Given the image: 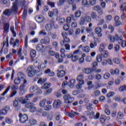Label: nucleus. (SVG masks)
<instances>
[{
    "mask_svg": "<svg viewBox=\"0 0 126 126\" xmlns=\"http://www.w3.org/2000/svg\"><path fill=\"white\" fill-rule=\"evenodd\" d=\"M18 10V8L17 7V3L14 2L13 3V5L11 9H6L3 12V14L6 16H11L12 14H16Z\"/></svg>",
    "mask_w": 126,
    "mask_h": 126,
    "instance_id": "nucleus-1",
    "label": "nucleus"
},
{
    "mask_svg": "<svg viewBox=\"0 0 126 126\" xmlns=\"http://www.w3.org/2000/svg\"><path fill=\"white\" fill-rule=\"evenodd\" d=\"M27 72L29 77H33L37 73V70L34 68L33 65H31L28 67Z\"/></svg>",
    "mask_w": 126,
    "mask_h": 126,
    "instance_id": "nucleus-2",
    "label": "nucleus"
},
{
    "mask_svg": "<svg viewBox=\"0 0 126 126\" xmlns=\"http://www.w3.org/2000/svg\"><path fill=\"white\" fill-rule=\"evenodd\" d=\"M25 107L27 109H30V111L32 113H35L37 111V107H36L35 104L32 102L26 103Z\"/></svg>",
    "mask_w": 126,
    "mask_h": 126,
    "instance_id": "nucleus-3",
    "label": "nucleus"
},
{
    "mask_svg": "<svg viewBox=\"0 0 126 126\" xmlns=\"http://www.w3.org/2000/svg\"><path fill=\"white\" fill-rule=\"evenodd\" d=\"M64 102L66 104H71L73 101H74V98L70 95L69 94H67L63 96Z\"/></svg>",
    "mask_w": 126,
    "mask_h": 126,
    "instance_id": "nucleus-4",
    "label": "nucleus"
},
{
    "mask_svg": "<svg viewBox=\"0 0 126 126\" xmlns=\"http://www.w3.org/2000/svg\"><path fill=\"white\" fill-rule=\"evenodd\" d=\"M36 91H37L39 94H42V92L41 91L40 88L38 87V86H32L30 87V92H31V93H34V92H36Z\"/></svg>",
    "mask_w": 126,
    "mask_h": 126,
    "instance_id": "nucleus-5",
    "label": "nucleus"
},
{
    "mask_svg": "<svg viewBox=\"0 0 126 126\" xmlns=\"http://www.w3.org/2000/svg\"><path fill=\"white\" fill-rule=\"evenodd\" d=\"M62 35L64 41H63L61 42V45L63 46V43H64V42H66V43H69L70 39H69V38L68 36H67V33H66L65 32H62Z\"/></svg>",
    "mask_w": 126,
    "mask_h": 126,
    "instance_id": "nucleus-6",
    "label": "nucleus"
},
{
    "mask_svg": "<svg viewBox=\"0 0 126 126\" xmlns=\"http://www.w3.org/2000/svg\"><path fill=\"white\" fill-rule=\"evenodd\" d=\"M62 104V101L60 99H56L53 102V107L54 109H60Z\"/></svg>",
    "mask_w": 126,
    "mask_h": 126,
    "instance_id": "nucleus-7",
    "label": "nucleus"
},
{
    "mask_svg": "<svg viewBox=\"0 0 126 126\" xmlns=\"http://www.w3.org/2000/svg\"><path fill=\"white\" fill-rule=\"evenodd\" d=\"M114 21L115 22L114 23V26L115 27H119L120 25H124V24L121 22L119 16H116L114 17Z\"/></svg>",
    "mask_w": 126,
    "mask_h": 126,
    "instance_id": "nucleus-8",
    "label": "nucleus"
},
{
    "mask_svg": "<svg viewBox=\"0 0 126 126\" xmlns=\"http://www.w3.org/2000/svg\"><path fill=\"white\" fill-rule=\"evenodd\" d=\"M19 117L20 123H21V124H24V123H26L28 121V116L26 114H19Z\"/></svg>",
    "mask_w": 126,
    "mask_h": 126,
    "instance_id": "nucleus-9",
    "label": "nucleus"
},
{
    "mask_svg": "<svg viewBox=\"0 0 126 126\" xmlns=\"http://www.w3.org/2000/svg\"><path fill=\"white\" fill-rule=\"evenodd\" d=\"M33 65L35 67H37V65H38V69H39V71L43 70L44 68H45L46 66L47 65L46 64L42 63L39 65V63H38L37 61H36V63H35L33 64Z\"/></svg>",
    "mask_w": 126,
    "mask_h": 126,
    "instance_id": "nucleus-10",
    "label": "nucleus"
},
{
    "mask_svg": "<svg viewBox=\"0 0 126 126\" xmlns=\"http://www.w3.org/2000/svg\"><path fill=\"white\" fill-rule=\"evenodd\" d=\"M10 110V107L9 106H6L4 107V109H2L0 110V115L2 116H5L7 114L8 111Z\"/></svg>",
    "mask_w": 126,
    "mask_h": 126,
    "instance_id": "nucleus-11",
    "label": "nucleus"
},
{
    "mask_svg": "<svg viewBox=\"0 0 126 126\" xmlns=\"http://www.w3.org/2000/svg\"><path fill=\"white\" fill-rule=\"evenodd\" d=\"M68 59H71V61L72 62H77L78 61V59H79V57L77 55H73L72 54H69L67 56Z\"/></svg>",
    "mask_w": 126,
    "mask_h": 126,
    "instance_id": "nucleus-12",
    "label": "nucleus"
},
{
    "mask_svg": "<svg viewBox=\"0 0 126 126\" xmlns=\"http://www.w3.org/2000/svg\"><path fill=\"white\" fill-rule=\"evenodd\" d=\"M18 77L22 81H25V80H27L26 79V76H25V74L22 72H19L18 73Z\"/></svg>",
    "mask_w": 126,
    "mask_h": 126,
    "instance_id": "nucleus-13",
    "label": "nucleus"
},
{
    "mask_svg": "<svg viewBox=\"0 0 126 126\" xmlns=\"http://www.w3.org/2000/svg\"><path fill=\"white\" fill-rule=\"evenodd\" d=\"M94 10L97 11L99 15H102L103 14V9L99 5H96L94 7Z\"/></svg>",
    "mask_w": 126,
    "mask_h": 126,
    "instance_id": "nucleus-14",
    "label": "nucleus"
},
{
    "mask_svg": "<svg viewBox=\"0 0 126 126\" xmlns=\"http://www.w3.org/2000/svg\"><path fill=\"white\" fill-rule=\"evenodd\" d=\"M35 19L38 23H42L44 21V18L42 15H38L35 16Z\"/></svg>",
    "mask_w": 126,
    "mask_h": 126,
    "instance_id": "nucleus-15",
    "label": "nucleus"
},
{
    "mask_svg": "<svg viewBox=\"0 0 126 126\" xmlns=\"http://www.w3.org/2000/svg\"><path fill=\"white\" fill-rule=\"evenodd\" d=\"M84 78V75L83 74L81 73L77 77V80L80 83H82V84H84V81L83 80Z\"/></svg>",
    "mask_w": 126,
    "mask_h": 126,
    "instance_id": "nucleus-16",
    "label": "nucleus"
},
{
    "mask_svg": "<svg viewBox=\"0 0 126 126\" xmlns=\"http://www.w3.org/2000/svg\"><path fill=\"white\" fill-rule=\"evenodd\" d=\"M95 32L96 34H97V36L99 37H102L103 36V34H102V29L100 27H97L95 29Z\"/></svg>",
    "mask_w": 126,
    "mask_h": 126,
    "instance_id": "nucleus-17",
    "label": "nucleus"
},
{
    "mask_svg": "<svg viewBox=\"0 0 126 126\" xmlns=\"http://www.w3.org/2000/svg\"><path fill=\"white\" fill-rule=\"evenodd\" d=\"M19 43V40L16 39L15 41L14 42V38H11L10 41V45L13 44V48H15L16 46H17Z\"/></svg>",
    "mask_w": 126,
    "mask_h": 126,
    "instance_id": "nucleus-18",
    "label": "nucleus"
},
{
    "mask_svg": "<svg viewBox=\"0 0 126 126\" xmlns=\"http://www.w3.org/2000/svg\"><path fill=\"white\" fill-rule=\"evenodd\" d=\"M27 83H28V81L27 80H25L24 82H23V83L21 84L19 89L26 91V85Z\"/></svg>",
    "mask_w": 126,
    "mask_h": 126,
    "instance_id": "nucleus-19",
    "label": "nucleus"
},
{
    "mask_svg": "<svg viewBox=\"0 0 126 126\" xmlns=\"http://www.w3.org/2000/svg\"><path fill=\"white\" fill-rule=\"evenodd\" d=\"M9 23H5L3 25V33H7L9 32Z\"/></svg>",
    "mask_w": 126,
    "mask_h": 126,
    "instance_id": "nucleus-20",
    "label": "nucleus"
},
{
    "mask_svg": "<svg viewBox=\"0 0 126 126\" xmlns=\"http://www.w3.org/2000/svg\"><path fill=\"white\" fill-rule=\"evenodd\" d=\"M45 74H48L49 76H55V72L52 71L51 69L48 68L44 71Z\"/></svg>",
    "mask_w": 126,
    "mask_h": 126,
    "instance_id": "nucleus-21",
    "label": "nucleus"
},
{
    "mask_svg": "<svg viewBox=\"0 0 126 126\" xmlns=\"http://www.w3.org/2000/svg\"><path fill=\"white\" fill-rule=\"evenodd\" d=\"M78 114V113L75 112L73 111V110H71L70 112H67L66 113V116H68L69 118H74V117H75V115Z\"/></svg>",
    "mask_w": 126,
    "mask_h": 126,
    "instance_id": "nucleus-22",
    "label": "nucleus"
},
{
    "mask_svg": "<svg viewBox=\"0 0 126 126\" xmlns=\"http://www.w3.org/2000/svg\"><path fill=\"white\" fill-rule=\"evenodd\" d=\"M65 75V71L63 70H57V76L58 77H63Z\"/></svg>",
    "mask_w": 126,
    "mask_h": 126,
    "instance_id": "nucleus-23",
    "label": "nucleus"
},
{
    "mask_svg": "<svg viewBox=\"0 0 126 126\" xmlns=\"http://www.w3.org/2000/svg\"><path fill=\"white\" fill-rule=\"evenodd\" d=\"M82 71L86 74H90L92 72V69L91 68H84L82 69Z\"/></svg>",
    "mask_w": 126,
    "mask_h": 126,
    "instance_id": "nucleus-24",
    "label": "nucleus"
},
{
    "mask_svg": "<svg viewBox=\"0 0 126 126\" xmlns=\"http://www.w3.org/2000/svg\"><path fill=\"white\" fill-rule=\"evenodd\" d=\"M106 48V44L105 43H101L100 45L98 51L102 54L105 51V48Z\"/></svg>",
    "mask_w": 126,
    "mask_h": 126,
    "instance_id": "nucleus-25",
    "label": "nucleus"
},
{
    "mask_svg": "<svg viewBox=\"0 0 126 126\" xmlns=\"http://www.w3.org/2000/svg\"><path fill=\"white\" fill-rule=\"evenodd\" d=\"M82 4V5H84V6H87V7H90L91 5L90 4V2H89L87 0H83Z\"/></svg>",
    "mask_w": 126,
    "mask_h": 126,
    "instance_id": "nucleus-26",
    "label": "nucleus"
},
{
    "mask_svg": "<svg viewBox=\"0 0 126 126\" xmlns=\"http://www.w3.org/2000/svg\"><path fill=\"white\" fill-rule=\"evenodd\" d=\"M41 42H42L43 44H50V38L46 36L44 39L41 40Z\"/></svg>",
    "mask_w": 126,
    "mask_h": 126,
    "instance_id": "nucleus-27",
    "label": "nucleus"
},
{
    "mask_svg": "<svg viewBox=\"0 0 126 126\" xmlns=\"http://www.w3.org/2000/svg\"><path fill=\"white\" fill-rule=\"evenodd\" d=\"M97 21L98 22L97 25L100 26V25H102V24H104L105 23V19L102 18L101 19V17H98V19L97 20Z\"/></svg>",
    "mask_w": 126,
    "mask_h": 126,
    "instance_id": "nucleus-28",
    "label": "nucleus"
},
{
    "mask_svg": "<svg viewBox=\"0 0 126 126\" xmlns=\"http://www.w3.org/2000/svg\"><path fill=\"white\" fill-rule=\"evenodd\" d=\"M83 92V90L81 89L80 90H75L72 92V94L74 96H76V95H78L79 93H82Z\"/></svg>",
    "mask_w": 126,
    "mask_h": 126,
    "instance_id": "nucleus-29",
    "label": "nucleus"
},
{
    "mask_svg": "<svg viewBox=\"0 0 126 126\" xmlns=\"http://www.w3.org/2000/svg\"><path fill=\"white\" fill-rule=\"evenodd\" d=\"M58 19L59 21V23H60L61 25H63V24L65 22V19H64V18H57V20H58Z\"/></svg>",
    "mask_w": 126,
    "mask_h": 126,
    "instance_id": "nucleus-30",
    "label": "nucleus"
},
{
    "mask_svg": "<svg viewBox=\"0 0 126 126\" xmlns=\"http://www.w3.org/2000/svg\"><path fill=\"white\" fill-rule=\"evenodd\" d=\"M45 29L47 31H51V30L53 29V27L52 26V24H47L45 26Z\"/></svg>",
    "mask_w": 126,
    "mask_h": 126,
    "instance_id": "nucleus-31",
    "label": "nucleus"
},
{
    "mask_svg": "<svg viewBox=\"0 0 126 126\" xmlns=\"http://www.w3.org/2000/svg\"><path fill=\"white\" fill-rule=\"evenodd\" d=\"M46 102H47L46 99L42 100L41 101H40L39 103V106L41 107V108H43V107H45Z\"/></svg>",
    "mask_w": 126,
    "mask_h": 126,
    "instance_id": "nucleus-32",
    "label": "nucleus"
},
{
    "mask_svg": "<svg viewBox=\"0 0 126 126\" xmlns=\"http://www.w3.org/2000/svg\"><path fill=\"white\" fill-rule=\"evenodd\" d=\"M30 124L31 126H34L37 124V120L34 119L33 118H31L30 119Z\"/></svg>",
    "mask_w": 126,
    "mask_h": 126,
    "instance_id": "nucleus-33",
    "label": "nucleus"
},
{
    "mask_svg": "<svg viewBox=\"0 0 126 126\" xmlns=\"http://www.w3.org/2000/svg\"><path fill=\"white\" fill-rule=\"evenodd\" d=\"M43 48H44V46H43L42 44H39L36 46V49L38 52H41V51H42Z\"/></svg>",
    "mask_w": 126,
    "mask_h": 126,
    "instance_id": "nucleus-34",
    "label": "nucleus"
},
{
    "mask_svg": "<svg viewBox=\"0 0 126 126\" xmlns=\"http://www.w3.org/2000/svg\"><path fill=\"white\" fill-rule=\"evenodd\" d=\"M52 46L53 48H54L56 50V51H58L59 50V46L58 44V42L56 41H54L52 43Z\"/></svg>",
    "mask_w": 126,
    "mask_h": 126,
    "instance_id": "nucleus-35",
    "label": "nucleus"
},
{
    "mask_svg": "<svg viewBox=\"0 0 126 126\" xmlns=\"http://www.w3.org/2000/svg\"><path fill=\"white\" fill-rule=\"evenodd\" d=\"M30 56L31 58H35L36 57V51L32 49L30 52Z\"/></svg>",
    "mask_w": 126,
    "mask_h": 126,
    "instance_id": "nucleus-36",
    "label": "nucleus"
},
{
    "mask_svg": "<svg viewBox=\"0 0 126 126\" xmlns=\"http://www.w3.org/2000/svg\"><path fill=\"white\" fill-rule=\"evenodd\" d=\"M108 39L110 41L111 43H114L115 42V36H112L111 35H108L107 36Z\"/></svg>",
    "mask_w": 126,
    "mask_h": 126,
    "instance_id": "nucleus-37",
    "label": "nucleus"
},
{
    "mask_svg": "<svg viewBox=\"0 0 126 126\" xmlns=\"http://www.w3.org/2000/svg\"><path fill=\"white\" fill-rule=\"evenodd\" d=\"M39 6H41V0H37L36 2V10L37 11H39L40 10Z\"/></svg>",
    "mask_w": 126,
    "mask_h": 126,
    "instance_id": "nucleus-38",
    "label": "nucleus"
},
{
    "mask_svg": "<svg viewBox=\"0 0 126 126\" xmlns=\"http://www.w3.org/2000/svg\"><path fill=\"white\" fill-rule=\"evenodd\" d=\"M10 30L12 32L13 37H16V32H15V31H14V27L12 26L10 28Z\"/></svg>",
    "mask_w": 126,
    "mask_h": 126,
    "instance_id": "nucleus-39",
    "label": "nucleus"
},
{
    "mask_svg": "<svg viewBox=\"0 0 126 126\" xmlns=\"http://www.w3.org/2000/svg\"><path fill=\"white\" fill-rule=\"evenodd\" d=\"M13 106L16 109V108H18V100L17 99H15V100L13 102Z\"/></svg>",
    "mask_w": 126,
    "mask_h": 126,
    "instance_id": "nucleus-40",
    "label": "nucleus"
},
{
    "mask_svg": "<svg viewBox=\"0 0 126 126\" xmlns=\"http://www.w3.org/2000/svg\"><path fill=\"white\" fill-rule=\"evenodd\" d=\"M38 35H39V36H46L47 32H46L45 30H42L39 32Z\"/></svg>",
    "mask_w": 126,
    "mask_h": 126,
    "instance_id": "nucleus-41",
    "label": "nucleus"
},
{
    "mask_svg": "<svg viewBox=\"0 0 126 126\" xmlns=\"http://www.w3.org/2000/svg\"><path fill=\"white\" fill-rule=\"evenodd\" d=\"M10 89V86H9L8 88L6 89V90L4 91V92L1 94V96H5V95H6L7 93H8V91H9Z\"/></svg>",
    "mask_w": 126,
    "mask_h": 126,
    "instance_id": "nucleus-42",
    "label": "nucleus"
},
{
    "mask_svg": "<svg viewBox=\"0 0 126 126\" xmlns=\"http://www.w3.org/2000/svg\"><path fill=\"white\" fill-rule=\"evenodd\" d=\"M105 114H106V115H110V114H111V112L109 110V106H108V105H105Z\"/></svg>",
    "mask_w": 126,
    "mask_h": 126,
    "instance_id": "nucleus-43",
    "label": "nucleus"
},
{
    "mask_svg": "<svg viewBox=\"0 0 126 126\" xmlns=\"http://www.w3.org/2000/svg\"><path fill=\"white\" fill-rule=\"evenodd\" d=\"M96 61L98 63H101L102 62V54L97 55Z\"/></svg>",
    "mask_w": 126,
    "mask_h": 126,
    "instance_id": "nucleus-44",
    "label": "nucleus"
},
{
    "mask_svg": "<svg viewBox=\"0 0 126 126\" xmlns=\"http://www.w3.org/2000/svg\"><path fill=\"white\" fill-rule=\"evenodd\" d=\"M86 21H85V19L84 17H81L80 21H79L80 25H84V23H85Z\"/></svg>",
    "mask_w": 126,
    "mask_h": 126,
    "instance_id": "nucleus-45",
    "label": "nucleus"
},
{
    "mask_svg": "<svg viewBox=\"0 0 126 126\" xmlns=\"http://www.w3.org/2000/svg\"><path fill=\"white\" fill-rule=\"evenodd\" d=\"M69 86L70 87H73L74 86V84H75V80L72 79L69 81Z\"/></svg>",
    "mask_w": 126,
    "mask_h": 126,
    "instance_id": "nucleus-46",
    "label": "nucleus"
},
{
    "mask_svg": "<svg viewBox=\"0 0 126 126\" xmlns=\"http://www.w3.org/2000/svg\"><path fill=\"white\" fill-rule=\"evenodd\" d=\"M124 118V113L122 112H119L117 115V118L119 120Z\"/></svg>",
    "mask_w": 126,
    "mask_h": 126,
    "instance_id": "nucleus-47",
    "label": "nucleus"
},
{
    "mask_svg": "<svg viewBox=\"0 0 126 126\" xmlns=\"http://www.w3.org/2000/svg\"><path fill=\"white\" fill-rule=\"evenodd\" d=\"M27 16V9H24V12L23 13V16H22L23 19H25Z\"/></svg>",
    "mask_w": 126,
    "mask_h": 126,
    "instance_id": "nucleus-48",
    "label": "nucleus"
},
{
    "mask_svg": "<svg viewBox=\"0 0 126 126\" xmlns=\"http://www.w3.org/2000/svg\"><path fill=\"white\" fill-rule=\"evenodd\" d=\"M50 87H51V84L49 83H45L43 86L44 89H48V88H50Z\"/></svg>",
    "mask_w": 126,
    "mask_h": 126,
    "instance_id": "nucleus-49",
    "label": "nucleus"
},
{
    "mask_svg": "<svg viewBox=\"0 0 126 126\" xmlns=\"http://www.w3.org/2000/svg\"><path fill=\"white\" fill-rule=\"evenodd\" d=\"M18 57H21V55H22V47H20L17 52Z\"/></svg>",
    "mask_w": 126,
    "mask_h": 126,
    "instance_id": "nucleus-50",
    "label": "nucleus"
},
{
    "mask_svg": "<svg viewBox=\"0 0 126 126\" xmlns=\"http://www.w3.org/2000/svg\"><path fill=\"white\" fill-rule=\"evenodd\" d=\"M47 80V79L46 78H40L38 81H37V83H39L40 84H42L44 83Z\"/></svg>",
    "mask_w": 126,
    "mask_h": 126,
    "instance_id": "nucleus-51",
    "label": "nucleus"
},
{
    "mask_svg": "<svg viewBox=\"0 0 126 126\" xmlns=\"http://www.w3.org/2000/svg\"><path fill=\"white\" fill-rule=\"evenodd\" d=\"M84 84H82V82H79L78 84L76 86V88L77 89H81L82 88V86L84 85Z\"/></svg>",
    "mask_w": 126,
    "mask_h": 126,
    "instance_id": "nucleus-52",
    "label": "nucleus"
},
{
    "mask_svg": "<svg viewBox=\"0 0 126 126\" xmlns=\"http://www.w3.org/2000/svg\"><path fill=\"white\" fill-rule=\"evenodd\" d=\"M85 20L86 21V22L90 23L91 22V17L89 16H86L85 17Z\"/></svg>",
    "mask_w": 126,
    "mask_h": 126,
    "instance_id": "nucleus-53",
    "label": "nucleus"
},
{
    "mask_svg": "<svg viewBox=\"0 0 126 126\" xmlns=\"http://www.w3.org/2000/svg\"><path fill=\"white\" fill-rule=\"evenodd\" d=\"M65 51V50L63 48H62L60 50V53H61V57H62V58H64L65 57V55H64Z\"/></svg>",
    "mask_w": 126,
    "mask_h": 126,
    "instance_id": "nucleus-54",
    "label": "nucleus"
},
{
    "mask_svg": "<svg viewBox=\"0 0 126 126\" xmlns=\"http://www.w3.org/2000/svg\"><path fill=\"white\" fill-rule=\"evenodd\" d=\"M83 50L84 52H85V53H88L90 52V47L89 46H87L85 47L84 48H83Z\"/></svg>",
    "mask_w": 126,
    "mask_h": 126,
    "instance_id": "nucleus-55",
    "label": "nucleus"
},
{
    "mask_svg": "<svg viewBox=\"0 0 126 126\" xmlns=\"http://www.w3.org/2000/svg\"><path fill=\"white\" fill-rule=\"evenodd\" d=\"M95 78L96 80H101L102 79V75L100 74H96L95 75Z\"/></svg>",
    "mask_w": 126,
    "mask_h": 126,
    "instance_id": "nucleus-56",
    "label": "nucleus"
},
{
    "mask_svg": "<svg viewBox=\"0 0 126 126\" xmlns=\"http://www.w3.org/2000/svg\"><path fill=\"white\" fill-rule=\"evenodd\" d=\"M49 35H51V38L53 40L57 39V33H52L50 32L49 33Z\"/></svg>",
    "mask_w": 126,
    "mask_h": 126,
    "instance_id": "nucleus-57",
    "label": "nucleus"
},
{
    "mask_svg": "<svg viewBox=\"0 0 126 126\" xmlns=\"http://www.w3.org/2000/svg\"><path fill=\"white\" fill-rule=\"evenodd\" d=\"M103 54V58H107L108 57H109V52L107 51H104L102 53Z\"/></svg>",
    "mask_w": 126,
    "mask_h": 126,
    "instance_id": "nucleus-58",
    "label": "nucleus"
},
{
    "mask_svg": "<svg viewBox=\"0 0 126 126\" xmlns=\"http://www.w3.org/2000/svg\"><path fill=\"white\" fill-rule=\"evenodd\" d=\"M81 15V12L80 10L76 11L75 13V17L78 18Z\"/></svg>",
    "mask_w": 126,
    "mask_h": 126,
    "instance_id": "nucleus-59",
    "label": "nucleus"
},
{
    "mask_svg": "<svg viewBox=\"0 0 126 126\" xmlns=\"http://www.w3.org/2000/svg\"><path fill=\"white\" fill-rule=\"evenodd\" d=\"M11 89L12 91H16V90H18V86L12 85L11 87Z\"/></svg>",
    "mask_w": 126,
    "mask_h": 126,
    "instance_id": "nucleus-60",
    "label": "nucleus"
},
{
    "mask_svg": "<svg viewBox=\"0 0 126 126\" xmlns=\"http://www.w3.org/2000/svg\"><path fill=\"white\" fill-rule=\"evenodd\" d=\"M21 79H19V78H16L15 80H14V83L16 85H18V84H20V82H21Z\"/></svg>",
    "mask_w": 126,
    "mask_h": 126,
    "instance_id": "nucleus-61",
    "label": "nucleus"
},
{
    "mask_svg": "<svg viewBox=\"0 0 126 126\" xmlns=\"http://www.w3.org/2000/svg\"><path fill=\"white\" fill-rule=\"evenodd\" d=\"M119 91H120V92H124V91H126V86H123L120 87Z\"/></svg>",
    "mask_w": 126,
    "mask_h": 126,
    "instance_id": "nucleus-62",
    "label": "nucleus"
},
{
    "mask_svg": "<svg viewBox=\"0 0 126 126\" xmlns=\"http://www.w3.org/2000/svg\"><path fill=\"white\" fill-rule=\"evenodd\" d=\"M91 17H92V18L93 19H95V18H97V14L95 12H92L91 14Z\"/></svg>",
    "mask_w": 126,
    "mask_h": 126,
    "instance_id": "nucleus-63",
    "label": "nucleus"
},
{
    "mask_svg": "<svg viewBox=\"0 0 126 126\" xmlns=\"http://www.w3.org/2000/svg\"><path fill=\"white\" fill-rule=\"evenodd\" d=\"M52 105H46L44 107V110H45V111H50L52 110Z\"/></svg>",
    "mask_w": 126,
    "mask_h": 126,
    "instance_id": "nucleus-64",
    "label": "nucleus"
}]
</instances>
